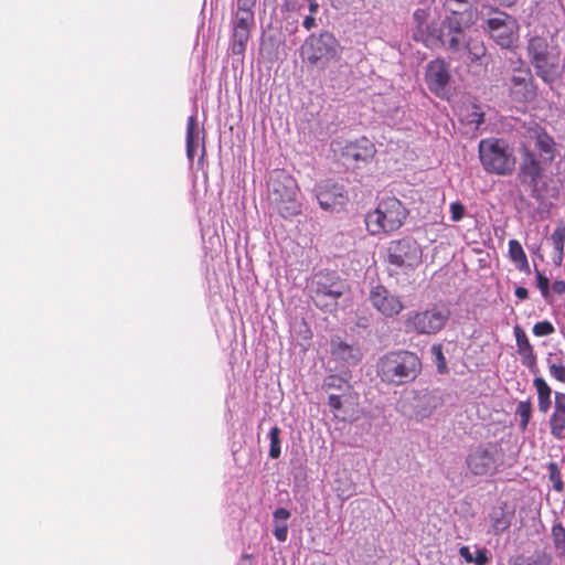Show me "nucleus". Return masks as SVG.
I'll return each mask as SVG.
<instances>
[{"label": "nucleus", "mask_w": 565, "mask_h": 565, "mask_svg": "<svg viewBox=\"0 0 565 565\" xmlns=\"http://www.w3.org/2000/svg\"><path fill=\"white\" fill-rule=\"evenodd\" d=\"M547 469H548V477L553 483L554 490H556L557 492H562L564 490V483L562 481V476H561V471L558 469L557 463L550 462Z\"/></svg>", "instance_id": "nucleus-35"}, {"label": "nucleus", "mask_w": 565, "mask_h": 565, "mask_svg": "<svg viewBox=\"0 0 565 565\" xmlns=\"http://www.w3.org/2000/svg\"><path fill=\"white\" fill-rule=\"evenodd\" d=\"M554 331H555L554 326L550 321H546V320L540 321V322L535 323L533 327V333L536 337H546V335L554 333Z\"/></svg>", "instance_id": "nucleus-39"}, {"label": "nucleus", "mask_w": 565, "mask_h": 565, "mask_svg": "<svg viewBox=\"0 0 565 565\" xmlns=\"http://www.w3.org/2000/svg\"><path fill=\"white\" fill-rule=\"evenodd\" d=\"M553 247L559 254V262L564 258L565 248V223H559L551 236Z\"/></svg>", "instance_id": "nucleus-31"}, {"label": "nucleus", "mask_w": 565, "mask_h": 565, "mask_svg": "<svg viewBox=\"0 0 565 565\" xmlns=\"http://www.w3.org/2000/svg\"><path fill=\"white\" fill-rule=\"evenodd\" d=\"M429 11L426 9H417L413 13V20L415 23V31L413 38L417 42L427 43L429 38L433 35L430 26L427 23Z\"/></svg>", "instance_id": "nucleus-21"}, {"label": "nucleus", "mask_w": 565, "mask_h": 565, "mask_svg": "<svg viewBox=\"0 0 565 565\" xmlns=\"http://www.w3.org/2000/svg\"><path fill=\"white\" fill-rule=\"evenodd\" d=\"M509 256L520 271L525 274L531 273L526 254L519 241L511 239L509 242Z\"/></svg>", "instance_id": "nucleus-24"}, {"label": "nucleus", "mask_w": 565, "mask_h": 565, "mask_svg": "<svg viewBox=\"0 0 565 565\" xmlns=\"http://www.w3.org/2000/svg\"><path fill=\"white\" fill-rule=\"evenodd\" d=\"M514 295L520 299V300H525L529 298V291L525 287H522V286H519L515 288V291H514Z\"/></svg>", "instance_id": "nucleus-48"}, {"label": "nucleus", "mask_w": 565, "mask_h": 565, "mask_svg": "<svg viewBox=\"0 0 565 565\" xmlns=\"http://www.w3.org/2000/svg\"><path fill=\"white\" fill-rule=\"evenodd\" d=\"M302 25L306 30H311L316 26V19L311 15H307L302 22Z\"/></svg>", "instance_id": "nucleus-49"}, {"label": "nucleus", "mask_w": 565, "mask_h": 565, "mask_svg": "<svg viewBox=\"0 0 565 565\" xmlns=\"http://www.w3.org/2000/svg\"><path fill=\"white\" fill-rule=\"evenodd\" d=\"M338 42L329 33H321L319 36L311 35L303 45V54L310 64H317L319 61H329L337 55Z\"/></svg>", "instance_id": "nucleus-13"}, {"label": "nucleus", "mask_w": 565, "mask_h": 565, "mask_svg": "<svg viewBox=\"0 0 565 565\" xmlns=\"http://www.w3.org/2000/svg\"><path fill=\"white\" fill-rule=\"evenodd\" d=\"M533 385L537 392L539 411L543 414H546L548 412V409L551 408V404H552V401H551L552 390L548 386V384L546 383V381L541 376H537L533 380Z\"/></svg>", "instance_id": "nucleus-23"}, {"label": "nucleus", "mask_w": 565, "mask_h": 565, "mask_svg": "<svg viewBox=\"0 0 565 565\" xmlns=\"http://www.w3.org/2000/svg\"><path fill=\"white\" fill-rule=\"evenodd\" d=\"M488 561L489 558L487 555V550L482 548L476 552V556H473L472 563H475L476 565H486Z\"/></svg>", "instance_id": "nucleus-44"}, {"label": "nucleus", "mask_w": 565, "mask_h": 565, "mask_svg": "<svg viewBox=\"0 0 565 565\" xmlns=\"http://www.w3.org/2000/svg\"><path fill=\"white\" fill-rule=\"evenodd\" d=\"M408 213L404 203L397 198H383L375 210L365 215L366 231L374 236L390 235L404 225Z\"/></svg>", "instance_id": "nucleus-4"}, {"label": "nucleus", "mask_w": 565, "mask_h": 565, "mask_svg": "<svg viewBox=\"0 0 565 565\" xmlns=\"http://www.w3.org/2000/svg\"><path fill=\"white\" fill-rule=\"evenodd\" d=\"M515 415L520 418L519 427L524 431L527 428L532 415L531 401L527 399L519 402L515 409Z\"/></svg>", "instance_id": "nucleus-30"}, {"label": "nucleus", "mask_w": 565, "mask_h": 565, "mask_svg": "<svg viewBox=\"0 0 565 565\" xmlns=\"http://www.w3.org/2000/svg\"><path fill=\"white\" fill-rule=\"evenodd\" d=\"M466 49L468 52L469 60L472 63L480 61L486 55L487 52L483 41L478 34L470 35L467 39Z\"/></svg>", "instance_id": "nucleus-28"}, {"label": "nucleus", "mask_w": 565, "mask_h": 565, "mask_svg": "<svg viewBox=\"0 0 565 565\" xmlns=\"http://www.w3.org/2000/svg\"><path fill=\"white\" fill-rule=\"evenodd\" d=\"M450 316V309L438 303L424 310H412L404 318V330L416 335H435L447 326Z\"/></svg>", "instance_id": "nucleus-5"}, {"label": "nucleus", "mask_w": 565, "mask_h": 565, "mask_svg": "<svg viewBox=\"0 0 565 565\" xmlns=\"http://www.w3.org/2000/svg\"><path fill=\"white\" fill-rule=\"evenodd\" d=\"M273 534L279 542H285L288 536V525L286 523L276 522Z\"/></svg>", "instance_id": "nucleus-43"}, {"label": "nucleus", "mask_w": 565, "mask_h": 565, "mask_svg": "<svg viewBox=\"0 0 565 565\" xmlns=\"http://www.w3.org/2000/svg\"><path fill=\"white\" fill-rule=\"evenodd\" d=\"M290 512L285 508H278L274 512L275 522L287 521L290 518Z\"/></svg>", "instance_id": "nucleus-45"}, {"label": "nucleus", "mask_w": 565, "mask_h": 565, "mask_svg": "<svg viewBox=\"0 0 565 565\" xmlns=\"http://www.w3.org/2000/svg\"><path fill=\"white\" fill-rule=\"evenodd\" d=\"M449 65L443 58L430 61L426 66L425 82L428 89L436 96H441L450 82Z\"/></svg>", "instance_id": "nucleus-16"}, {"label": "nucleus", "mask_w": 565, "mask_h": 565, "mask_svg": "<svg viewBox=\"0 0 565 565\" xmlns=\"http://www.w3.org/2000/svg\"><path fill=\"white\" fill-rule=\"evenodd\" d=\"M323 387L327 391H337V394L344 395V402H355L359 396L353 390L352 385L344 379L338 375H330L324 380Z\"/></svg>", "instance_id": "nucleus-20"}, {"label": "nucleus", "mask_w": 565, "mask_h": 565, "mask_svg": "<svg viewBox=\"0 0 565 565\" xmlns=\"http://www.w3.org/2000/svg\"><path fill=\"white\" fill-rule=\"evenodd\" d=\"M552 537L557 548L565 546V527L562 523H556L552 526Z\"/></svg>", "instance_id": "nucleus-40"}, {"label": "nucleus", "mask_w": 565, "mask_h": 565, "mask_svg": "<svg viewBox=\"0 0 565 565\" xmlns=\"http://www.w3.org/2000/svg\"><path fill=\"white\" fill-rule=\"evenodd\" d=\"M358 401L355 402H344V395L343 394H335V393H330L329 395V401H328V404L331 408V412L333 413L334 417L335 418H339V419H342V420H345V416H341L340 415V412L343 407L344 404H356Z\"/></svg>", "instance_id": "nucleus-32"}, {"label": "nucleus", "mask_w": 565, "mask_h": 565, "mask_svg": "<svg viewBox=\"0 0 565 565\" xmlns=\"http://www.w3.org/2000/svg\"><path fill=\"white\" fill-rule=\"evenodd\" d=\"M434 362L439 374H447L449 372L446 358L444 355L443 345L440 343L433 344L430 349Z\"/></svg>", "instance_id": "nucleus-33"}, {"label": "nucleus", "mask_w": 565, "mask_h": 565, "mask_svg": "<svg viewBox=\"0 0 565 565\" xmlns=\"http://www.w3.org/2000/svg\"><path fill=\"white\" fill-rule=\"evenodd\" d=\"M204 153H205V148H204V146H202V157L204 156Z\"/></svg>", "instance_id": "nucleus-54"}, {"label": "nucleus", "mask_w": 565, "mask_h": 565, "mask_svg": "<svg viewBox=\"0 0 565 565\" xmlns=\"http://www.w3.org/2000/svg\"><path fill=\"white\" fill-rule=\"evenodd\" d=\"M551 435L561 440L565 438V393L556 392L554 411L550 418Z\"/></svg>", "instance_id": "nucleus-18"}, {"label": "nucleus", "mask_w": 565, "mask_h": 565, "mask_svg": "<svg viewBox=\"0 0 565 565\" xmlns=\"http://www.w3.org/2000/svg\"><path fill=\"white\" fill-rule=\"evenodd\" d=\"M458 116L462 124L471 126L473 130L479 129L484 121V113L476 104L462 105L459 108Z\"/></svg>", "instance_id": "nucleus-22"}, {"label": "nucleus", "mask_w": 565, "mask_h": 565, "mask_svg": "<svg viewBox=\"0 0 565 565\" xmlns=\"http://www.w3.org/2000/svg\"><path fill=\"white\" fill-rule=\"evenodd\" d=\"M465 211H466L465 205L461 202H459V201L452 202L450 204L451 220L454 222H459L463 217Z\"/></svg>", "instance_id": "nucleus-41"}, {"label": "nucleus", "mask_w": 565, "mask_h": 565, "mask_svg": "<svg viewBox=\"0 0 565 565\" xmlns=\"http://www.w3.org/2000/svg\"><path fill=\"white\" fill-rule=\"evenodd\" d=\"M309 1V11L311 14H315L318 12L319 4L316 0H308Z\"/></svg>", "instance_id": "nucleus-52"}, {"label": "nucleus", "mask_w": 565, "mask_h": 565, "mask_svg": "<svg viewBox=\"0 0 565 565\" xmlns=\"http://www.w3.org/2000/svg\"><path fill=\"white\" fill-rule=\"evenodd\" d=\"M316 196L323 210H331L337 205H343L348 200L343 186L331 181L318 184Z\"/></svg>", "instance_id": "nucleus-17"}, {"label": "nucleus", "mask_w": 565, "mask_h": 565, "mask_svg": "<svg viewBox=\"0 0 565 565\" xmlns=\"http://www.w3.org/2000/svg\"><path fill=\"white\" fill-rule=\"evenodd\" d=\"M492 519V527L493 531L498 533H502L505 530L510 527L511 521L508 519L503 512L500 513V515H497L495 513L491 516Z\"/></svg>", "instance_id": "nucleus-36"}, {"label": "nucleus", "mask_w": 565, "mask_h": 565, "mask_svg": "<svg viewBox=\"0 0 565 565\" xmlns=\"http://www.w3.org/2000/svg\"><path fill=\"white\" fill-rule=\"evenodd\" d=\"M369 300L372 307L386 318L399 315L405 308L402 299L383 285L371 289Z\"/></svg>", "instance_id": "nucleus-15"}, {"label": "nucleus", "mask_w": 565, "mask_h": 565, "mask_svg": "<svg viewBox=\"0 0 565 565\" xmlns=\"http://www.w3.org/2000/svg\"><path fill=\"white\" fill-rule=\"evenodd\" d=\"M479 157L483 169L489 173L505 177L515 170L513 150L503 139H482L479 143Z\"/></svg>", "instance_id": "nucleus-6"}, {"label": "nucleus", "mask_w": 565, "mask_h": 565, "mask_svg": "<svg viewBox=\"0 0 565 565\" xmlns=\"http://www.w3.org/2000/svg\"><path fill=\"white\" fill-rule=\"evenodd\" d=\"M536 287L540 289L544 299H548L551 295L550 279L540 270H536Z\"/></svg>", "instance_id": "nucleus-37"}, {"label": "nucleus", "mask_w": 565, "mask_h": 565, "mask_svg": "<svg viewBox=\"0 0 565 565\" xmlns=\"http://www.w3.org/2000/svg\"><path fill=\"white\" fill-rule=\"evenodd\" d=\"M513 331L515 335L518 353L521 356L522 364L530 369L532 372H535L536 355L526 333L519 324L514 327Z\"/></svg>", "instance_id": "nucleus-19"}, {"label": "nucleus", "mask_w": 565, "mask_h": 565, "mask_svg": "<svg viewBox=\"0 0 565 565\" xmlns=\"http://www.w3.org/2000/svg\"><path fill=\"white\" fill-rule=\"evenodd\" d=\"M459 554L467 563H472L473 556L468 546H461L459 548Z\"/></svg>", "instance_id": "nucleus-47"}, {"label": "nucleus", "mask_w": 565, "mask_h": 565, "mask_svg": "<svg viewBox=\"0 0 565 565\" xmlns=\"http://www.w3.org/2000/svg\"><path fill=\"white\" fill-rule=\"evenodd\" d=\"M422 372L419 356L408 350H394L383 354L376 362V375L394 386L414 382Z\"/></svg>", "instance_id": "nucleus-2"}, {"label": "nucleus", "mask_w": 565, "mask_h": 565, "mask_svg": "<svg viewBox=\"0 0 565 565\" xmlns=\"http://www.w3.org/2000/svg\"><path fill=\"white\" fill-rule=\"evenodd\" d=\"M510 96L520 103L532 102L536 97L537 86L529 67L513 71L510 78Z\"/></svg>", "instance_id": "nucleus-14"}, {"label": "nucleus", "mask_w": 565, "mask_h": 565, "mask_svg": "<svg viewBox=\"0 0 565 565\" xmlns=\"http://www.w3.org/2000/svg\"><path fill=\"white\" fill-rule=\"evenodd\" d=\"M309 290L313 303L324 311H332L337 307L339 298L343 295L338 278L323 271L313 276Z\"/></svg>", "instance_id": "nucleus-9"}, {"label": "nucleus", "mask_w": 565, "mask_h": 565, "mask_svg": "<svg viewBox=\"0 0 565 565\" xmlns=\"http://www.w3.org/2000/svg\"><path fill=\"white\" fill-rule=\"evenodd\" d=\"M332 354L349 363H356L361 358L359 349L341 341L332 343Z\"/></svg>", "instance_id": "nucleus-25"}, {"label": "nucleus", "mask_w": 565, "mask_h": 565, "mask_svg": "<svg viewBox=\"0 0 565 565\" xmlns=\"http://www.w3.org/2000/svg\"><path fill=\"white\" fill-rule=\"evenodd\" d=\"M468 470L473 476H492L502 462L499 459V448L494 444L479 445L471 449L466 458Z\"/></svg>", "instance_id": "nucleus-12"}, {"label": "nucleus", "mask_w": 565, "mask_h": 565, "mask_svg": "<svg viewBox=\"0 0 565 565\" xmlns=\"http://www.w3.org/2000/svg\"><path fill=\"white\" fill-rule=\"evenodd\" d=\"M254 23V13L252 9L237 8V12L233 22V29H249Z\"/></svg>", "instance_id": "nucleus-29"}, {"label": "nucleus", "mask_w": 565, "mask_h": 565, "mask_svg": "<svg viewBox=\"0 0 565 565\" xmlns=\"http://www.w3.org/2000/svg\"><path fill=\"white\" fill-rule=\"evenodd\" d=\"M298 191L296 179L285 170L276 169L270 173L267 181V200L284 218L300 214Z\"/></svg>", "instance_id": "nucleus-3"}, {"label": "nucleus", "mask_w": 565, "mask_h": 565, "mask_svg": "<svg viewBox=\"0 0 565 565\" xmlns=\"http://www.w3.org/2000/svg\"><path fill=\"white\" fill-rule=\"evenodd\" d=\"M448 23H449V28H451V29L454 28L456 30V34H454L450 38V40L448 41V47L454 51H458L460 49V39H459L460 29H459V26H454L452 19H449Z\"/></svg>", "instance_id": "nucleus-42"}, {"label": "nucleus", "mask_w": 565, "mask_h": 565, "mask_svg": "<svg viewBox=\"0 0 565 565\" xmlns=\"http://www.w3.org/2000/svg\"><path fill=\"white\" fill-rule=\"evenodd\" d=\"M527 135L530 143L522 145L520 148L521 162L516 179L520 184L530 189L533 198H539V183L544 177L546 167L556 159L558 149L554 137L539 125L529 128Z\"/></svg>", "instance_id": "nucleus-1"}, {"label": "nucleus", "mask_w": 565, "mask_h": 565, "mask_svg": "<svg viewBox=\"0 0 565 565\" xmlns=\"http://www.w3.org/2000/svg\"><path fill=\"white\" fill-rule=\"evenodd\" d=\"M526 50L536 75L543 82L552 84L559 66L558 47L551 45L546 38L535 35L529 40Z\"/></svg>", "instance_id": "nucleus-7"}, {"label": "nucleus", "mask_w": 565, "mask_h": 565, "mask_svg": "<svg viewBox=\"0 0 565 565\" xmlns=\"http://www.w3.org/2000/svg\"><path fill=\"white\" fill-rule=\"evenodd\" d=\"M332 150L347 163L356 168L370 163L376 154L375 145L366 137L353 141L334 140L332 141Z\"/></svg>", "instance_id": "nucleus-11"}, {"label": "nucleus", "mask_w": 565, "mask_h": 565, "mask_svg": "<svg viewBox=\"0 0 565 565\" xmlns=\"http://www.w3.org/2000/svg\"><path fill=\"white\" fill-rule=\"evenodd\" d=\"M552 291L556 295H565V281L564 280H555L552 284Z\"/></svg>", "instance_id": "nucleus-46"}, {"label": "nucleus", "mask_w": 565, "mask_h": 565, "mask_svg": "<svg viewBox=\"0 0 565 565\" xmlns=\"http://www.w3.org/2000/svg\"><path fill=\"white\" fill-rule=\"evenodd\" d=\"M493 1L502 7H512L516 3L518 0H493Z\"/></svg>", "instance_id": "nucleus-51"}, {"label": "nucleus", "mask_w": 565, "mask_h": 565, "mask_svg": "<svg viewBox=\"0 0 565 565\" xmlns=\"http://www.w3.org/2000/svg\"><path fill=\"white\" fill-rule=\"evenodd\" d=\"M279 436H280V428L277 426H274L269 431V439H270L269 457L273 459L279 458V456L281 454Z\"/></svg>", "instance_id": "nucleus-34"}, {"label": "nucleus", "mask_w": 565, "mask_h": 565, "mask_svg": "<svg viewBox=\"0 0 565 565\" xmlns=\"http://www.w3.org/2000/svg\"><path fill=\"white\" fill-rule=\"evenodd\" d=\"M548 372L551 376L565 384V365L562 362L548 361Z\"/></svg>", "instance_id": "nucleus-38"}, {"label": "nucleus", "mask_w": 565, "mask_h": 565, "mask_svg": "<svg viewBox=\"0 0 565 565\" xmlns=\"http://www.w3.org/2000/svg\"><path fill=\"white\" fill-rule=\"evenodd\" d=\"M199 147V132L196 129V118L189 117L186 124V156L190 161L193 160L195 150Z\"/></svg>", "instance_id": "nucleus-26"}, {"label": "nucleus", "mask_w": 565, "mask_h": 565, "mask_svg": "<svg viewBox=\"0 0 565 565\" xmlns=\"http://www.w3.org/2000/svg\"><path fill=\"white\" fill-rule=\"evenodd\" d=\"M554 263L556 265H561L562 264V262H559V254H557V256L554 258Z\"/></svg>", "instance_id": "nucleus-53"}, {"label": "nucleus", "mask_w": 565, "mask_h": 565, "mask_svg": "<svg viewBox=\"0 0 565 565\" xmlns=\"http://www.w3.org/2000/svg\"><path fill=\"white\" fill-rule=\"evenodd\" d=\"M387 262L406 273L414 271L423 263L422 246L409 236L393 239L387 246Z\"/></svg>", "instance_id": "nucleus-8"}, {"label": "nucleus", "mask_w": 565, "mask_h": 565, "mask_svg": "<svg viewBox=\"0 0 565 565\" xmlns=\"http://www.w3.org/2000/svg\"><path fill=\"white\" fill-rule=\"evenodd\" d=\"M256 3V0H237V8L252 9Z\"/></svg>", "instance_id": "nucleus-50"}, {"label": "nucleus", "mask_w": 565, "mask_h": 565, "mask_svg": "<svg viewBox=\"0 0 565 565\" xmlns=\"http://www.w3.org/2000/svg\"><path fill=\"white\" fill-rule=\"evenodd\" d=\"M250 36L249 29H233L231 51L234 55H243Z\"/></svg>", "instance_id": "nucleus-27"}, {"label": "nucleus", "mask_w": 565, "mask_h": 565, "mask_svg": "<svg viewBox=\"0 0 565 565\" xmlns=\"http://www.w3.org/2000/svg\"><path fill=\"white\" fill-rule=\"evenodd\" d=\"M490 38L502 49L513 50L519 43L520 26L516 19L505 12H497L487 20Z\"/></svg>", "instance_id": "nucleus-10"}]
</instances>
